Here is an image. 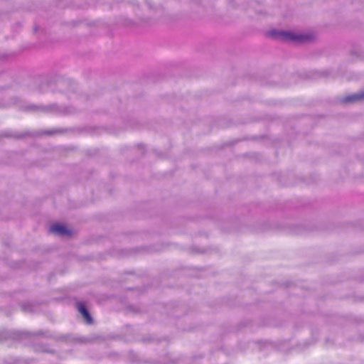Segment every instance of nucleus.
I'll list each match as a JSON object with an SVG mask.
<instances>
[{
	"label": "nucleus",
	"instance_id": "nucleus-1",
	"mask_svg": "<svg viewBox=\"0 0 364 364\" xmlns=\"http://www.w3.org/2000/svg\"><path fill=\"white\" fill-rule=\"evenodd\" d=\"M269 35L277 39L285 42L305 43L314 38L312 34L297 35L291 32L271 31Z\"/></svg>",
	"mask_w": 364,
	"mask_h": 364
},
{
	"label": "nucleus",
	"instance_id": "nucleus-3",
	"mask_svg": "<svg viewBox=\"0 0 364 364\" xmlns=\"http://www.w3.org/2000/svg\"><path fill=\"white\" fill-rule=\"evenodd\" d=\"M77 306L78 311L81 314L86 323L91 324L92 323V318L87 310L85 304L82 302H79L77 303Z\"/></svg>",
	"mask_w": 364,
	"mask_h": 364
},
{
	"label": "nucleus",
	"instance_id": "nucleus-2",
	"mask_svg": "<svg viewBox=\"0 0 364 364\" xmlns=\"http://www.w3.org/2000/svg\"><path fill=\"white\" fill-rule=\"evenodd\" d=\"M50 232L62 236L70 235L72 233L70 230L68 229L64 225L59 223L53 224L50 228Z\"/></svg>",
	"mask_w": 364,
	"mask_h": 364
},
{
	"label": "nucleus",
	"instance_id": "nucleus-4",
	"mask_svg": "<svg viewBox=\"0 0 364 364\" xmlns=\"http://www.w3.org/2000/svg\"><path fill=\"white\" fill-rule=\"evenodd\" d=\"M364 100V92L358 94H354L348 97H346L343 101L344 102H353Z\"/></svg>",
	"mask_w": 364,
	"mask_h": 364
}]
</instances>
